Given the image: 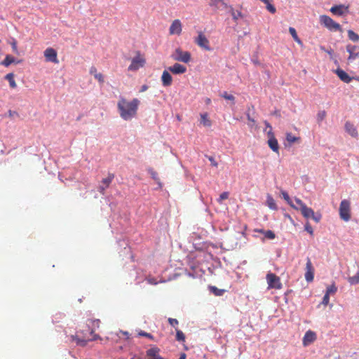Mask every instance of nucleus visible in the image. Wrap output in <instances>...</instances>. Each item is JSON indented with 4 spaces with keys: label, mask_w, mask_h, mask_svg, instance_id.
<instances>
[{
    "label": "nucleus",
    "mask_w": 359,
    "mask_h": 359,
    "mask_svg": "<svg viewBox=\"0 0 359 359\" xmlns=\"http://www.w3.org/2000/svg\"><path fill=\"white\" fill-rule=\"evenodd\" d=\"M140 103V102L137 98H133L131 101H128L126 98L121 97L117 103L120 116L126 121L132 119L137 114Z\"/></svg>",
    "instance_id": "obj_1"
},
{
    "label": "nucleus",
    "mask_w": 359,
    "mask_h": 359,
    "mask_svg": "<svg viewBox=\"0 0 359 359\" xmlns=\"http://www.w3.org/2000/svg\"><path fill=\"white\" fill-rule=\"evenodd\" d=\"M339 215L341 219L348 222L351 218V202L347 199L341 201L339 208Z\"/></svg>",
    "instance_id": "obj_2"
},
{
    "label": "nucleus",
    "mask_w": 359,
    "mask_h": 359,
    "mask_svg": "<svg viewBox=\"0 0 359 359\" xmlns=\"http://www.w3.org/2000/svg\"><path fill=\"white\" fill-rule=\"evenodd\" d=\"M266 279L268 283V289L280 290L282 288L280 278L275 273L269 272L266 274Z\"/></svg>",
    "instance_id": "obj_3"
},
{
    "label": "nucleus",
    "mask_w": 359,
    "mask_h": 359,
    "mask_svg": "<svg viewBox=\"0 0 359 359\" xmlns=\"http://www.w3.org/2000/svg\"><path fill=\"white\" fill-rule=\"evenodd\" d=\"M320 22L330 31H340L341 32V25L334 22L331 18L327 15H322L320 17Z\"/></svg>",
    "instance_id": "obj_4"
},
{
    "label": "nucleus",
    "mask_w": 359,
    "mask_h": 359,
    "mask_svg": "<svg viewBox=\"0 0 359 359\" xmlns=\"http://www.w3.org/2000/svg\"><path fill=\"white\" fill-rule=\"evenodd\" d=\"M172 58L178 62L188 63L191 60V54L188 51H183L180 48H177L171 55Z\"/></svg>",
    "instance_id": "obj_5"
},
{
    "label": "nucleus",
    "mask_w": 359,
    "mask_h": 359,
    "mask_svg": "<svg viewBox=\"0 0 359 359\" xmlns=\"http://www.w3.org/2000/svg\"><path fill=\"white\" fill-rule=\"evenodd\" d=\"M145 62L146 60L144 57L138 51L137 52L136 56L133 58L131 64L129 65L128 69L132 72L137 71L140 67H144Z\"/></svg>",
    "instance_id": "obj_6"
},
{
    "label": "nucleus",
    "mask_w": 359,
    "mask_h": 359,
    "mask_svg": "<svg viewBox=\"0 0 359 359\" xmlns=\"http://www.w3.org/2000/svg\"><path fill=\"white\" fill-rule=\"evenodd\" d=\"M337 287L336 286L334 283L327 286L325 295L323 298V301L320 303V304L318 305V306H320V305H323L325 306L328 305L329 302H330V296L334 295L337 293Z\"/></svg>",
    "instance_id": "obj_7"
},
{
    "label": "nucleus",
    "mask_w": 359,
    "mask_h": 359,
    "mask_svg": "<svg viewBox=\"0 0 359 359\" xmlns=\"http://www.w3.org/2000/svg\"><path fill=\"white\" fill-rule=\"evenodd\" d=\"M194 42L201 48L210 50V42L202 32H198V36L194 39Z\"/></svg>",
    "instance_id": "obj_8"
},
{
    "label": "nucleus",
    "mask_w": 359,
    "mask_h": 359,
    "mask_svg": "<svg viewBox=\"0 0 359 359\" xmlns=\"http://www.w3.org/2000/svg\"><path fill=\"white\" fill-rule=\"evenodd\" d=\"M209 6L215 11L226 10L229 6L228 0H210Z\"/></svg>",
    "instance_id": "obj_9"
},
{
    "label": "nucleus",
    "mask_w": 359,
    "mask_h": 359,
    "mask_svg": "<svg viewBox=\"0 0 359 359\" xmlns=\"http://www.w3.org/2000/svg\"><path fill=\"white\" fill-rule=\"evenodd\" d=\"M346 51L349 53L348 62H352L359 57V47L357 46L348 44L346 46Z\"/></svg>",
    "instance_id": "obj_10"
},
{
    "label": "nucleus",
    "mask_w": 359,
    "mask_h": 359,
    "mask_svg": "<svg viewBox=\"0 0 359 359\" xmlns=\"http://www.w3.org/2000/svg\"><path fill=\"white\" fill-rule=\"evenodd\" d=\"M182 31V24L178 19L174 20L169 28L170 35H180Z\"/></svg>",
    "instance_id": "obj_11"
},
{
    "label": "nucleus",
    "mask_w": 359,
    "mask_h": 359,
    "mask_svg": "<svg viewBox=\"0 0 359 359\" xmlns=\"http://www.w3.org/2000/svg\"><path fill=\"white\" fill-rule=\"evenodd\" d=\"M44 57L48 62H52L55 64H57L59 62L57 52L53 48H48L45 50Z\"/></svg>",
    "instance_id": "obj_12"
},
{
    "label": "nucleus",
    "mask_w": 359,
    "mask_h": 359,
    "mask_svg": "<svg viewBox=\"0 0 359 359\" xmlns=\"http://www.w3.org/2000/svg\"><path fill=\"white\" fill-rule=\"evenodd\" d=\"M330 12L337 16H342L348 13V6L343 4L336 5L330 8Z\"/></svg>",
    "instance_id": "obj_13"
},
{
    "label": "nucleus",
    "mask_w": 359,
    "mask_h": 359,
    "mask_svg": "<svg viewBox=\"0 0 359 359\" xmlns=\"http://www.w3.org/2000/svg\"><path fill=\"white\" fill-rule=\"evenodd\" d=\"M91 335L93 336V337L89 339H81V338H79L76 335H72L71 338H72V341H74L76 344V345H79L81 346H85L87 344V343L90 341H95L98 339H100V336L98 334H95V332L93 333V334H91Z\"/></svg>",
    "instance_id": "obj_14"
},
{
    "label": "nucleus",
    "mask_w": 359,
    "mask_h": 359,
    "mask_svg": "<svg viewBox=\"0 0 359 359\" xmlns=\"http://www.w3.org/2000/svg\"><path fill=\"white\" fill-rule=\"evenodd\" d=\"M269 140H268V145L274 152H279V145L278 140L276 139L273 133L271 131L268 133Z\"/></svg>",
    "instance_id": "obj_15"
},
{
    "label": "nucleus",
    "mask_w": 359,
    "mask_h": 359,
    "mask_svg": "<svg viewBox=\"0 0 359 359\" xmlns=\"http://www.w3.org/2000/svg\"><path fill=\"white\" fill-rule=\"evenodd\" d=\"M313 264L311 259L310 258H307L306 264V273H305V279L307 282H312L313 280Z\"/></svg>",
    "instance_id": "obj_16"
},
{
    "label": "nucleus",
    "mask_w": 359,
    "mask_h": 359,
    "mask_svg": "<svg viewBox=\"0 0 359 359\" xmlns=\"http://www.w3.org/2000/svg\"><path fill=\"white\" fill-rule=\"evenodd\" d=\"M345 130L352 137L357 138L358 137V133L356 127L350 121H346L344 126Z\"/></svg>",
    "instance_id": "obj_17"
},
{
    "label": "nucleus",
    "mask_w": 359,
    "mask_h": 359,
    "mask_svg": "<svg viewBox=\"0 0 359 359\" xmlns=\"http://www.w3.org/2000/svg\"><path fill=\"white\" fill-rule=\"evenodd\" d=\"M168 70L174 74H181L187 72V67L180 63H175L168 67Z\"/></svg>",
    "instance_id": "obj_18"
},
{
    "label": "nucleus",
    "mask_w": 359,
    "mask_h": 359,
    "mask_svg": "<svg viewBox=\"0 0 359 359\" xmlns=\"http://www.w3.org/2000/svg\"><path fill=\"white\" fill-rule=\"evenodd\" d=\"M161 82L164 87H168L172 85V77L171 74L167 71L164 70L161 75Z\"/></svg>",
    "instance_id": "obj_19"
},
{
    "label": "nucleus",
    "mask_w": 359,
    "mask_h": 359,
    "mask_svg": "<svg viewBox=\"0 0 359 359\" xmlns=\"http://www.w3.org/2000/svg\"><path fill=\"white\" fill-rule=\"evenodd\" d=\"M100 323L101 322L99 319H89L87 320V325L90 334H93L95 330L100 327Z\"/></svg>",
    "instance_id": "obj_20"
},
{
    "label": "nucleus",
    "mask_w": 359,
    "mask_h": 359,
    "mask_svg": "<svg viewBox=\"0 0 359 359\" xmlns=\"http://www.w3.org/2000/svg\"><path fill=\"white\" fill-rule=\"evenodd\" d=\"M314 341V332L309 330L306 332L303 338V345L307 346Z\"/></svg>",
    "instance_id": "obj_21"
},
{
    "label": "nucleus",
    "mask_w": 359,
    "mask_h": 359,
    "mask_svg": "<svg viewBox=\"0 0 359 359\" xmlns=\"http://www.w3.org/2000/svg\"><path fill=\"white\" fill-rule=\"evenodd\" d=\"M336 74L339 76V78L344 82L348 83L351 81L352 78L349 76V75L345 72L344 70L341 69H338L336 70Z\"/></svg>",
    "instance_id": "obj_22"
},
{
    "label": "nucleus",
    "mask_w": 359,
    "mask_h": 359,
    "mask_svg": "<svg viewBox=\"0 0 359 359\" xmlns=\"http://www.w3.org/2000/svg\"><path fill=\"white\" fill-rule=\"evenodd\" d=\"M303 215V216L305 218H311L314 217V212L313 210L310 208L306 207V205H304L302 208L299 210Z\"/></svg>",
    "instance_id": "obj_23"
},
{
    "label": "nucleus",
    "mask_w": 359,
    "mask_h": 359,
    "mask_svg": "<svg viewBox=\"0 0 359 359\" xmlns=\"http://www.w3.org/2000/svg\"><path fill=\"white\" fill-rule=\"evenodd\" d=\"M201 123L205 127H210L212 122L208 117V113L201 114Z\"/></svg>",
    "instance_id": "obj_24"
},
{
    "label": "nucleus",
    "mask_w": 359,
    "mask_h": 359,
    "mask_svg": "<svg viewBox=\"0 0 359 359\" xmlns=\"http://www.w3.org/2000/svg\"><path fill=\"white\" fill-rule=\"evenodd\" d=\"M148 172L150 174L152 179L158 184L159 187H162V184L160 181V178L158 177L157 172H156L153 168H149L147 169Z\"/></svg>",
    "instance_id": "obj_25"
},
{
    "label": "nucleus",
    "mask_w": 359,
    "mask_h": 359,
    "mask_svg": "<svg viewBox=\"0 0 359 359\" xmlns=\"http://www.w3.org/2000/svg\"><path fill=\"white\" fill-rule=\"evenodd\" d=\"M159 351L160 349L158 347H153L147 351V355L156 359L157 357H161L158 354Z\"/></svg>",
    "instance_id": "obj_26"
},
{
    "label": "nucleus",
    "mask_w": 359,
    "mask_h": 359,
    "mask_svg": "<svg viewBox=\"0 0 359 359\" xmlns=\"http://www.w3.org/2000/svg\"><path fill=\"white\" fill-rule=\"evenodd\" d=\"M5 79L9 82V85L11 88H15L17 87V83L14 79V74L13 73L7 74L5 76Z\"/></svg>",
    "instance_id": "obj_27"
},
{
    "label": "nucleus",
    "mask_w": 359,
    "mask_h": 359,
    "mask_svg": "<svg viewBox=\"0 0 359 359\" xmlns=\"http://www.w3.org/2000/svg\"><path fill=\"white\" fill-rule=\"evenodd\" d=\"M266 205L271 210H277V205L273 197L268 194L266 196Z\"/></svg>",
    "instance_id": "obj_28"
},
{
    "label": "nucleus",
    "mask_w": 359,
    "mask_h": 359,
    "mask_svg": "<svg viewBox=\"0 0 359 359\" xmlns=\"http://www.w3.org/2000/svg\"><path fill=\"white\" fill-rule=\"evenodd\" d=\"M114 178V175L112 173H109L107 176V177L102 179V183L103 186H105V187L108 188L111 183L112 180Z\"/></svg>",
    "instance_id": "obj_29"
},
{
    "label": "nucleus",
    "mask_w": 359,
    "mask_h": 359,
    "mask_svg": "<svg viewBox=\"0 0 359 359\" xmlns=\"http://www.w3.org/2000/svg\"><path fill=\"white\" fill-rule=\"evenodd\" d=\"M15 58L14 57L7 55L5 57V59L1 62V65L5 67H8L12 63L15 62Z\"/></svg>",
    "instance_id": "obj_30"
},
{
    "label": "nucleus",
    "mask_w": 359,
    "mask_h": 359,
    "mask_svg": "<svg viewBox=\"0 0 359 359\" xmlns=\"http://www.w3.org/2000/svg\"><path fill=\"white\" fill-rule=\"evenodd\" d=\"M294 202L295 203H293V201H292V205H290V206L292 208H293L294 209H296V210H300L302 208V207H303L305 204L299 198H295L294 199Z\"/></svg>",
    "instance_id": "obj_31"
},
{
    "label": "nucleus",
    "mask_w": 359,
    "mask_h": 359,
    "mask_svg": "<svg viewBox=\"0 0 359 359\" xmlns=\"http://www.w3.org/2000/svg\"><path fill=\"white\" fill-rule=\"evenodd\" d=\"M289 32L290 33V34L292 35V38L294 39V40L298 43L299 44H302V41L300 40V39L297 36V32L295 30V29L294 27H289Z\"/></svg>",
    "instance_id": "obj_32"
},
{
    "label": "nucleus",
    "mask_w": 359,
    "mask_h": 359,
    "mask_svg": "<svg viewBox=\"0 0 359 359\" xmlns=\"http://www.w3.org/2000/svg\"><path fill=\"white\" fill-rule=\"evenodd\" d=\"M256 231L264 233L265 237L269 239H273V238H275V236H276L275 233L271 230L264 231V230L260 229V230H256Z\"/></svg>",
    "instance_id": "obj_33"
},
{
    "label": "nucleus",
    "mask_w": 359,
    "mask_h": 359,
    "mask_svg": "<svg viewBox=\"0 0 359 359\" xmlns=\"http://www.w3.org/2000/svg\"><path fill=\"white\" fill-rule=\"evenodd\" d=\"M348 39L353 42H357L359 41V35L354 32L353 30L348 31Z\"/></svg>",
    "instance_id": "obj_34"
},
{
    "label": "nucleus",
    "mask_w": 359,
    "mask_h": 359,
    "mask_svg": "<svg viewBox=\"0 0 359 359\" xmlns=\"http://www.w3.org/2000/svg\"><path fill=\"white\" fill-rule=\"evenodd\" d=\"M229 8H231V15L233 17V19L234 20H238L239 18H241L243 17L242 15V13L241 11H237V12H235L233 8L229 6Z\"/></svg>",
    "instance_id": "obj_35"
},
{
    "label": "nucleus",
    "mask_w": 359,
    "mask_h": 359,
    "mask_svg": "<svg viewBox=\"0 0 359 359\" xmlns=\"http://www.w3.org/2000/svg\"><path fill=\"white\" fill-rule=\"evenodd\" d=\"M348 280L351 285H356L359 283V272H358L355 276L349 277Z\"/></svg>",
    "instance_id": "obj_36"
},
{
    "label": "nucleus",
    "mask_w": 359,
    "mask_h": 359,
    "mask_svg": "<svg viewBox=\"0 0 359 359\" xmlns=\"http://www.w3.org/2000/svg\"><path fill=\"white\" fill-rule=\"evenodd\" d=\"M176 339L178 341H184L185 335L180 330L176 329Z\"/></svg>",
    "instance_id": "obj_37"
},
{
    "label": "nucleus",
    "mask_w": 359,
    "mask_h": 359,
    "mask_svg": "<svg viewBox=\"0 0 359 359\" xmlns=\"http://www.w3.org/2000/svg\"><path fill=\"white\" fill-rule=\"evenodd\" d=\"M286 140L289 143L292 144L297 141L299 140V137H295L292 133H287Z\"/></svg>",
    "instance_id": "obj_38"
},
{
    "label": "nucleus",
    "mask_w": 359,
    "mask_h": 359,
    "mask_svg": "<svg viewBox=\"0 0 359 359\" xmlns=\"http://www.w3.org/2000/svg\"><path fill=\"white\" fill-rule=\"evenodd\" d=\"M210 290L217 296H221L223 294L224 290L218 289L215 286H210Z\"/></svg>",
    "instance_id": "obj_39"
},
{
    "label": "nucleus",
    "mask_w": 359,
    "mask_h": 359,
    "mask_svg": "<svg viewBox=\"0 0 359 359\" xmlns=\"http://www.w3.org/2000/svg\"><path fill=\"white\" fill-rule=\"evenodd\" d=\"M281 194L283 196V198L287 201V203L290 205H292V200L291 198H290L288 194L285 191H281Z\"/></svg>",
    "instance_id": "obj_40"
},
{
    "label": "nucleus",
    "mask_w": 359,
    "mask_h": 359,
    "mask_svg": "<svg viewBox=\"0 0 359 359\" xmlns=\"http://www.w3.org/2000/svg\"><path fill=\"white\" fill-rule=\"evenodd\" d=\"M222 97H224L226 100H231V101H233V102L235 100L234 96L232 95L228 94L226 92H224L222 94Z\"/></svg>",
    "instance_id": "obj_41"
},
{
    "label": "nucleus",
    "mask_w": 359,
    "mask_h": 359,
    "mask_svg": "<svg viewBox=\"0 0 359 359\" xmlns=\"http://www.w3.org/2000/svg\"><path fill=\"white\" fill-rule=\"evenodd\" d=\"M266 9L271 13H275L276 12V9L275 6L270 2L267 5H266Z\"/></svg>",
    "instance_id": "obj_42"
},
{
    "label": "nucleus",
    "mask_w": 359,
    "mask_h": 359,
    "mask_svg": "<svg viewBox=\"0 0 359 359\" xmlns=\"http://www.w3.org/2000/svg\"><path fill=\"white\" fill-rule=\"evenodd\" d=\"M12 50L15 54H19L18 46H17V41L13 39V41L11 43Z\"/></svg>",
    "instance_id": "obj_43"
},
{
    "label": "nucleus",
    "mask_w": 359,
    "mask_h": 359,
    "mask_svg": "<svg viewBox=\"0 0 359 359\" xmlns=\"http://www.w3.org/2000/svg\"><path fill=\"white\" fill-rule=\"evenodd\" d=\"M326 116V112L325 111H320L318 113V121H322Z\"/></svg>",
    "instance_id": "obj_44"
},
{
    "label": "nucleus",
    "mask_w": 359,
    "mask_h": 359,
    "mask_svg": "<svg viewBox=\"0 0 359 359\" xmlns=\"http://www.w3.org/2000/svg\"><path fill=\"white\" fill-rule=\"evenodd\" d=\"M229 197V193L228 192H223L220 194L219 198L218 199L219 203H222V201L227 199Z\"/></svg>",
    "instance_id": "obj_45"
},
{
    "label": "nucleus",
    "mask_w": 359,
    "mask_h": 359,
    "mask_svg": "<svg viewBox=\"0 0 359 359\" xmlns=\"http://www.w3.org/2000/svg\"><path fill=\"white\" fill-rule=\"evenodd\" d=\"M94 77L100 83H102L104 82V76L101 73L94 74Z\"/></svg>",
    "instance_id": "obj_46"
},
{
    "label": "nucleus",
    "mask_w": 359,
    "mask_h": 359,
    "mask_svg": "<svg viewBox=\"0 0 359 359\" xmlns=\"http://www.w3.org/2000/svg\"><path fill=\"white\" fill-rule=\"evenodd\" d=\"M168 322L172 327H176L178 325V320L175 318H169Z\"/></svg>",
    "instance_id": "obj_47"
},
{
    "label": "nucleus",
    "mask_w": 359,
    "mask_h": 359,
    "mask_svg": "<svg viewBox=\"0 0 359 359\" xmlns=\"http://www.w3.org/2000/svg\"><path fill=\"white\" fill-rule=\"evenodd\" d=\"M139 334L140 336H143V337H146L150 339H154V337L150 334V333H148V332H144V331H141Z\"/></svg>",
    "instance_id": "obj_48"
},
{
    "label": "nucleus",
    "mask_w": 359,
    "mask_h": 359,
    "mask_svg": "<svg viewBox=\"0 0 359 359\" xmlns=\"http://www.w3.org/2000/svg\"><path fill=\"white\" fill-rule=\"evenodd\" d=\"M320 49L327 52L329 54L330 59H333L334 52L332 48H330L329 50H325L324 47H320Z\"/></svg>",
    "instance_id": "obj_49"
},
{
    "label": "nucleus",
    "mask_w": 359,
    "mask_h": 359,
    "mask_svg": "<svg viewBox=\"0 0 359 359\" xmlns=\"http://www.w3.org/2000/svg\"><path fill=\"white\" fill-rule=\"evenodd\" d=\"M305 230L310 234H313V228L309 223H306L305 225Z\"/></svg>",
    "instance_id": "obj_50"
},
{
    "label": "nucleus",
    "mask_w": 359,
    "mask_h": 359,
    "mask_svg": "<svg viewBox=\"0 0 359 359\" xmlns=\"http://www.w3.org/2000/svg\"><path fill=\"white\" fill-rule=\"evenodd\" d=\"M208 160L210 161L211 165L212 166L216 167V168L218 166L217 162L215 160V158L212 156H209Z\"/></svg>",
    "instance_id": "obj_51"
},
{
    "label": "nucleus",
    "mask_w": 359,
    "mask_h": 359,
    "mask_svg": "<svg viewBox=\"0 0 359 359\" xmlns=\"http://www.w3.org/2000/svg\"><path fill=\"white\" fill-rule=\"evenodd\" d=\"M107 189V187H105V186H103V185H100L99 187H98V191L100 194H104V191L105 189Z\"/></svg>",
    "instance_id": "obj_52"
},
{
    "label": "nucleus",
    "mask_w": 359,
    "mask_h": 359,
    "mask_svg": "<svg viewBox=\"0 0 359 359\" xmlns=\"http://www.w3.org/2000/svg\"><path fill=\"white\" fill-rule=\"evenodd\" d=\"M90 73L93 76L94 74H98L97 72V69L95 67H91V68L90 69Z\"/></svg>",
    "instance_id": "obj_53"
},
{
    "label": "nucleus",
    "mask_w": 359,
    "mask_h": 359,
    "mask_svg": "<svg viewBox=\"0 0 359 359\" xmlns=\"http://www.w3.org/2000/svg\"><path fill=\"white\" fill-rule=\"evenodd\" d=\"M148 89V86L147 85H143L142 86L140 90V93H142V92H144L146 91Z\"/></svg>",
    "instance_id": "obj_54"
},
{
    "label": "nucleus",
    "mask_w": 359,
    "mask_h": 359,
    "mask_svg": "<svg viewBox=\"0 0 359 359\" xmlns=\"http://www.w3.org/2000/svg\"><path fill=\"white\" fill-rule=\"evenodd\" d=\"M247 118H248V120L249 121L252 122V123H255V120H254V118H251V117H250V114H247Z\"/></svg>",
    "instance_id": "obj_55"
},
{
    "label": "nucleus",
    "mask_w": 359,
    "mask_h": 359,
    "mask_svg": "<svg viewBox=\"0 0 359 359\" xmlns=\"http://www.w3.org/2000/svg\"><path fill=\"white\" fill-rule=\"evenodd\" d=\"M148 282L151 284H156V282L153 278L148 279Z\"/></svg>",
    "instance_id": "obj_56"
},
{
    "label": "nucleus",
    "mask_w": 359,
    "mask_h": 359,
    "mask_svg": "<svg viewBox=\"0 0 359 359\" xmlns=\"http://www.w3.org/2000/svg\"><path fill=\"white\" fill-rule=\"evenodd\" d=\"M186 358H187V355L184 353H183L180 355L179 359H186Z\"/></svg>",
    "instance_id": "obj_57"
},
{
    "label": "nucleus",
    "mask_w": 359,
    "mask_h": 359,
    "mask_svg": "<svg viewBox=\"0 0 359 359\" xmlns=\"http://www.w3.org/2000/svg\"><path fill=\"white\" fill-rule=\"evenodd\" d=\"M285 217L288 218L290 221H292V217L289 215H285Z\"/></svg>",
    "instance_id": "obj_58"
},
{
    "label": "nucleus",
    "mask_w": 359,
    "mask_h": 359,
    "mask_svg": "<svg viewBox=\"0 0 359 359\" xmlns=\"http://www.w3.org/2000/svg\"><path fill=\"white\" fill-rule=\"evenodd\" d=\"M210 102V98H208V99L206 100V103H207V104H209Z\"/></svg>",
    "instance_id": "obj_59"
},
{
    "label": "nucleus",
    "mask_w": 359,
    "mask_h": 359,
    "mask_svg": "<svg viewBox=\"0 0 359 359\" xmlns=\"http://www.w3.org/2000/svg\"><path fill=\"white\" fill-rule=\"evenodd\" d=\"M266 125L267 127H270L271 128L270 125L268 123H266Z\"/></svg>",
    "instance_id": "obj_60"
}]
</instances>
